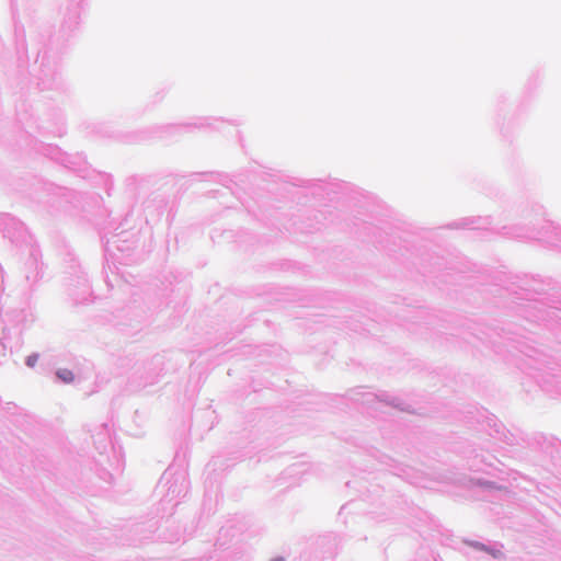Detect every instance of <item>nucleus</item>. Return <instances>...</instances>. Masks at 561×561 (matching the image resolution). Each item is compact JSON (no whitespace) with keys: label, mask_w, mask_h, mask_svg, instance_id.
Returning <instances> with one entry per match:
<instances>
[{"label":"nucleus","mask_w":561,"mask_h":561,"mask_svg":"<svg viewBox=\"0 0 561 561\" xmlns=\"http://www.w3.org/2000/svg\"><path fill=\"white\" fill-rule=\"evenodd\" d=\"M57 376L65 382H71L75 379L72 371L69 369H59Z\"/></svg>","instance_id":"1"},{"label":"nucleus","mask_w":561,"mask_h":561,"mask_svg":"<svg viewBox=\"0 0 561 561\" xmlns=\"http://www.w3.org/2000/svg\"><path fill=\"white\" fill-rule=\"evenodd\" d=\"M37 357L36 356H30L27 358V365L28 366H34L35 362H36Z\"/></svg>","instance_id":"2"}]
</instances>
